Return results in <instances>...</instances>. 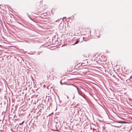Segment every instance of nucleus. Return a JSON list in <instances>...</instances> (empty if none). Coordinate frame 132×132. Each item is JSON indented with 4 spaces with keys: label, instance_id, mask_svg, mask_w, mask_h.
Returning a JSON list of instances; mask_svg holds the SVG:
<instances>
[{
    "label": "nucleus",
    "instance_id": "f8f14e48",
    "mask_svg": "<svg viewBox=\"0 0 132 132\" xmlns=\"http://www.w3.org/2000/svg\"><path fill=\"white\" fill-rule=\"evenodd\" d=\"M4 120V119H3V121Z\"/></svg>",
    "mask_w": 132,
    "mask_h": 132
},
{
    "label": "nucleus",
    "instance_id": "f03ea898",
    "mask_svg": "<svg viewBox=\"0 0 132 132\" xmlns=\"http://www.w3.org/2000/svg\"><path fill=\"white\" fill-rule=\"evenodd\" d=\"M116 122L118 123H125V121H117Z\"/></svg>",
    "mask_w": 132,
    "mask_h": 132
},
{
    "label": "nucleus",
    "instance_id": "423d86ee",
    "mask_svg": "<svg viewBox=\"0 0 132 132\" xmlns=\"http://www.w3.org/2000/svg\"><path fill=\"white\" fill-rule=\"evenodd\" d=\"M74 96H73V99H74Z\"/></svg>",
    "mask_w": 132,
    "mask_h": 132
},
{
    "label": "nucleus",
    "instance_id": "4468645a",
    "mask_svg": "<svg viewBox=\"0 0 132 132\" xmlns=\"http://www.w3.org/2000/svg\"><path fill=\"white\" fill-rule=\"evenodd\" d=\"M84 37H83V39H84Z\"/></svg>",
    "mask_w": 132,
    "mask_h": 132
},
{
    "label": "nucleus",
    "instance_id": "6e6552de",
    "mask_svg": "<svg viewBox=\"0 0 132 132\" xmlns=\"http://www.w3.org/2000/svg\"><path fill=\"white\" fill-rule=\"evenodd\" d=\"M115 127H118V126H115Z\"/></svg>",
    "mask_w": 132,
    "mask_h": 132
},
{
    "label": "nucleus",
    "instance_id": "39448f33",
    "mask_svg": "<svg viewBox=\"0 0 132 132\" xmlns=\"http://www.w3.org/2000/svg\"><path fill=\"white\" fill-rule=\"evenodd\" d=\"M60 83L61 84H62V82L61 81H60Z\"/></svg>",
    "mask_w": 132,
    "mask_h": 132
},
{
    "label": "nucleus",
    "instance_id": "f257e3e1",
    "mask_svg": "<svg viewBox=\"0 0 132 132\" xmlns=\"http://www.w3.org/2000/svg\"><path fill=\"white\" fill-rule=\"evenodd\" d=\"M79 42V39H77L76 40V41L74 43L73 45L76 44H77V43H78V42Z\"/></svg>",
    "mask_w": 132,
    "mask_h": 132
},
{
    "label": "nucleus",
    "instance_id": "9d476101",
    "mask_svg": "<svg viewBox=\"0 0 132 132\" xmlns=\"http://www.w3.org/2000/svg\"><path fill=\"white\" fill-rule=\"evenodd\" d=\"M18 22V23L20 24V23H19V22Z\"/></svg>",
    "mask_w": 132,
    "mask_h": 132
},
{
    "label": "nucleus",
    "instance_id": "0eeeda50",
    "mask_svg": "<svg viewBox=\"0 0 132 132\" xmlns=\"http://www.w3.org/2000/svg\"><path fill=\"white\" fill-rule=\"evenodd\" d=\"M67 98H68V96H67Z\"/></svg>",
    "mask_w": 132,
    "mask_h": 132
},
{
    "label": "nucleus",
    "instance_id": "1a4fd4ad",
    "mask_svg": "<svg viewBox=\"0 0 132 132\" xmlns=\"http://www.w3.org/2000/svg\"><path fill=\"white\" fill-rule=\"evenodd\" d=\"M29 18H30V17H29Z\"/></svg>",
    "mask_w": 132,
    "mask_h": 132
},
{
    "label": "nucleus",
    "instance_id": "9b49d317",
    "mask_svg": "<svg viewBox=\"0 0 132 132\" xmlns=\"http://www.w3.org/2000/svg\"><path fill=\"white\" fill-rule=\"evenodd\" d=\"M90 32H91V31H90Z\"/></svg>",
    "mask_w": 132,
    "mask_h": 132
},
{
    "label": "nucleus",
    "instance_id": "20e7f679",
    "mask_svg": "<svg viewBox=\"0 0 132 132\" xmlns=\"http://www.w3.org/2000/svg\"><path fill=\"white\" fill-rule=\"evenodd\" d=\"M24 121H23L21 123H20L19 124L20 125H22L24 122Z\"/></svg>",
    "mask_w": 132,
    "mask_h": 132
},
{
    "label": "nucleus",
    "instance_id": "ddd939ff",
    "mask_svg": "<svg viewBox=\"0 0 132 132\" xmlns=\"http://www.w3.org/2000/svg\"><path fill=\"white\" fill-rule=\"evenodd\" d=\"M1 121V120L0 119V121Z\"/></svg>",
    "mask_w": 132,
    "mask_h": 132
},
{
    "label": "nucleus",
    "instance_id": "7ed1b4c3",
    "mask_svg": "<svg viewBox=\"0 0 132 132\" xmlns=\"http://www.w3.org/2000/svg\"><path fill=\"white\" fill-rule=\"evenodd\" d=\"M72 85L74 87H75L76 88H77V89L78 91V93L79 94V92L78 91V88L77 87H76V86H73V85Z\"/></svg>",
    "mask_w": 132,
    "mask_h": 132
}]
</instances>
